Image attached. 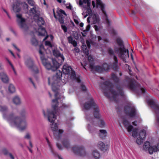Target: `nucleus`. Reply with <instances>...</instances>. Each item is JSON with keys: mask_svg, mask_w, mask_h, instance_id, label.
Instances as JSON below:
<instances>
[{"mask_svg": "<svg viewBox=\"0 0 159 159\" xmlns=\"http://www.w3.org/2000/svg\"><path fill=\"white\" fill-rule=\"evenodd\" d=\"M62 70L65 74L69 75L72 80H75L78 83L80 82L81 80L80 78L79 77H76L75 71L73 70L71 67L67 64H65L63 66Z\"/></svg>", "mask_w": 159, "mask_h": 159, "instance_id": "obj_7", "label": "nucleus"}, {"mask_svg": "<svg viewBox=\"0 0 159 159\" xmlns=\"http://www.w3.org/2000/svg\"><path fill=\"white\" fill-rule=\"evenodd\" d=\"M101 155L98 150L95 149L93 151L92 153V157L90 159H100Z\"/></svg>", "mask_w": 159, "mask_h": 159, "instance_id": "obj_18", "label": "nucleus"}, {"mask_svg": "<svg viewBox=\"0 0 159 159\" xmlns=\"http://www.w3.org/2000/svg\"><path fill=\"white\" fill-rule=\"evenodd\" d=\"M125 113L130 117H133L137 115V111L134 106H127L125 107Z\"/></svg>", "mask_w": 159, "mask_h": 159, "instance_id": "obj_11", "label": "nucleus"}, {"mask_svg": "<svg viewBox=\"0 0 159 159\" xmlns=\"http://www.w3.org/2000/svg\"><path fill=\"white\" fill-rule=\"evenodd\" d=\"M61 27L62 29L65 32H66L67 31V29L66 26L63 25H61Z\"/></svg>", "mask_w": 159, "mask_h": 159, "instance_id": "obj_45", "label": "nucleus"}, {"mask_svg": "<svg viewBox=\"0 0 159 159\" xmlns=\"http://www.w3.org/2000/svg\"><path fill=\"white\" fill-rule=\"evenodd\" d=\"M146 134V133L145 130L143 129L142 130L139 132L138 137L144 140L145 138Z\"/></svg>", "mask_w": 159, "mask_h": 159, "instance_id": "obj_30", "label": "nucleus"}, {"mask_svg": "<svg viewBox=\"0 0 159 159\" xmlns=\"http://www.w3.org/2000/svg\"><path fill=\"white\" fill-rule=\"evenodd\" d=\"M29 143L30 147H31V148H32L33 147V146L30 140L29 141Z\"/></svg>", "mask_w": 159, "mask_h": 159, "instance_id": "obj_61", "label": "nucleus"}, {"mask_svg": "<svg viewBox=\"0 0 159 159\" xmlns=\"http://www.w3.org/2000/svg\"><path fill=\"white\" fill-rule=\"evenodd\" d=\"M16 17L17 18V22L20 27L24 31L27 30L28 27L25 23V20L22 18L21 15L20 14H17Z\"/></svg>", "mask_w": 159, "mask_h": 159, "instance_id": "obj_13", "label": "nucleus"}, {"mask_svg": "<svg viewBox=\"0 0 159 159\" xmlns=\"http://www.w3.org/2000/svg\"><path fill=\"white\" fill-rule=\"evenodd\" d=\"M90 41H89L88 40H87V41H86L87 45V46L88 48H89L90 47Z\"/></svg>", "mask_w": 159, "mask_h": 159, "instance_id": "obj_55", "label": "nucleus"}, {"mask_svg": "<svg viewBox=\"0 0 159 159\" xmlns=\"http://www.w3.org/2000/svg\"><path fill=\"white\" fill-rule=\"evenodd\" d=\"M105 96L110 100L116 101L120 97L124 96V93L120 85L115 88L109 80L100 85Z\"/></svg>", "mask_w": 159, "mask_h": 159, "instance_id": "obj_2", "label": "nucleus"}, {"mask_svg": "<svg viewBox=\"0 0 159 159\" xmlns=\"http://www.w3.org/2000/svg\"><path fill=\"white\" fill-rule=\"evenodd\" d=\"M76 2L77 4H79V5L80 6H82L83 4V2L82 0H80L79 2H78V0H76Z\"/></svg>", "mask_w": 159, "mask_h": 159, "instance_id": "obj_47", "label": "nucleus"}, {"mask_svg": "<svg viewBox=\"0 0 159 159\" xmlns=\"http://www.w3.org/2000/svg\"><path fill=\"white\" fill-rule=\"evenodd\" d=\"M29 4L32 6L35 5V2L33 0H27Z\"/></svg>", "mask_w": 159, "mask_h": 159, "instance_id": "obj_42", "label": "nucleus"}, {"mask_svg": "<svg viewBox=\"0 0 159 159\" xmlns=\"http://www.w3.org/2000/svg\"><path fill=\"white\" fill-rule=\"evenodd\" d=\"M83 50L86 56H87L88 60L90 62H91L93 61V57L91 55H89V50L87 49L86 46V45H83Z\"/></svg>", "mask_w": 159, "mask_h": 159, "instance_id": "obj_21", "label": "nucleus"}, {"mask_svg": "<svg viewBox=\"0 0 159 159\" xmlns=\"http://www.w3.org/2000/svg\"><path fill=\"white\" fill-rule=\"evenodd\" d=\"M111 78L116 82L117 83L119 81V78L114 74H112L111 75Z\"/></svg>", "mask_w": 159, "mask_h": 159, "instance_id": "obj_36", "label": "nucleus"}, {"mask_svg": "<svg viewBox=\"0 0 159 159\" xmlns=\"http://www.w3.org/2000/svg\"><path fill=\"white\" fill-rule=\"evenodd\" d=\"M46 139L49 149L53 155H54V157H57L59 159H63L61 156L57 154V152L54 151L52 148V146L50 142L49 141L48 138H46Z\"/></svg>", "mask_w": 159, "mask_h": 159, "instance_id": "obj_17", "label": "nucleus"}, {"mask_svg": "<svg viewBox=\"0 0 159 159\" xmlns=\"http://www.w3.org/2000/svg\"><path fill=\"white\" fill-rule=\"evenodd\" d=\"M94 28L95 29V30L96 31H98L99 30L98 28V26L96 25H94Z\"/></svg>", "mask_w": 159, "mask_h": 159, "instance_id": "obj_63", "label": "nucleus"}, {"mask_svg": "<svg viewBox=\"0 0 159 159\" xmlns=\"http://www.w3.org/2000/svg\"><path fill=\"white\" fill-rule=\"evenodd\" d=\"M4 117L11 126L16 127L21 131L25 129L27 127L28 124L26 120H22L20 117L15 116L14 114H11L8 117L4 115Z\"/></svg>", "mask_w": 159, "mask_h": 159, "instance_id": "obj_4", "label": "nucleus"}, {"mask_svg": "<svg viewBox=\"0 0 159 159\" xmlns=\"http://www.w3.org/2000/svg\"><path fill=\"white\" fill-rule=\"evenodd\" d=\"M25 64L26 66L30 69H32L34 66L33 61L30 57H28L25 59Z\"/></svg>", "mask_w": 159, "mask_h": 159, "instance_id": "obj_19", "label": "nucleus"}, {"mask_svg": "<svg viewBox=\"0 0 159 159\" xmlns=\"http://www.w3.org/2000/svg\"><path fill=\"white\" fill-rule=\"evenodd\" d=\"M8 109L7 107L5 106H0V111L3 113V117H4V115H5V116L7 117H8L11 114H13V113H11L9 115L7 116L4 113L7 112L8 111ZM4 119L7 120L6 119H5L4 117H3Z\"/></svg>", "mask_w": 159, "mask_h": 159, "instance_id": "obj_26", "label": "nucleus"}, {"mask_svg": "<svg viewBox=\"0 0 159 159\" xmlns=\"http://www.w3.org/2000/svg\"><path fill=\"white\" fill-rule=\"evenodd\" d=\"M98 147L102 151H105L107 149V146L105 145L103 142H99L98 144Z\"/></svg>", "mask_w": 159, "mask_h": 159, "instance_id": "obj_28", "label": "nucleus"}, {"mask_svg": "<svg viewBox=\"0 0 159 159\" xmlns=\"http://www.w3.org/2000/svg\"><path fill=\"white\" fill-rule=\"evenodd\" d=\"M53 55L57 58L60 56L61 54L60 52L57 50H54L53 51Z\"/></svg>", "mask_w": 159, "mask_h": 159, "instance_id": "obj_35", "label": "nucleus"}, {"mask_svg": "<svg viewBox=\"0 0 159 159\" xmlns=\"http://www.w3.org/2000/svg\"><path fill=\"white\" fill-rule=\"evenodd\" d=\"M71 43L73 44L74 47H75L77 45V43L75 40H73V41Z\"/></svg>", "mask_w": 159, "mask_h": 159, "instance_id": "obj_57", "label": "nucleus"}, {"mask_svg": "<svg viewBox=\"0 0 159 159\" xmlns=\"http://www.w3.org/2000/svg\"><path fill=\"white\" fill-rule=\"evenodd\" d=\"M58 15L59 17L58 20L61 24H63L64 23V17L63 15H66V14L64 11L60 10L57 11Z\"/></svg>", "mask_w": 159, "mask_h": 159, "instance_id": "obj_20", "label": "nucleus"}, {"mask_svg": "<svg viewBox=\"0 0 159 159\" xmlns=\"http://www.w3.org/2000/svg\"><path fill=\"white\" fill-rule=\"evenodd\" d=\"M144 140L140 138V137H138L136 140V143L139 145L142 144L143 141Z\"/></svg>", "mask_w": 159, "mask_h": 159, "instance_id": "obj_38", "label": "nucleus"}, {"mask_svg": "<svg viewBox=\"0 0 159 159\" xmlns=\"http://www.w3.org/2000/svg\"><path fill=\"white\" fill-rule=\"evenodd\" d=\"M32 44L34 45H36L37 44V41L35 38H33L31 40Z\"/></svg>", "mask_w": 159, "mask_h": 159, "instance_id": "obj_43", "label": "nucleus"}, {"mask_svg": "<svg viewBox=\"0 0 159 159\" xmlns=\"http://www.w3.org/2000/svg\"><path fill=\"white\" fill-rule=\"evenodd\" d=\"M90 68L93 70H95L97 71L101 72L103 71V68L102 67L100 66H94L93 64L91 63L89 65Z\"/></svg>", "mask_w": 159, "mask_h": 159, "instance_id": "obj_22", "label": "nucleus"}, {"mask_svg": "<svg viewBox=\"0 0 159 159\" xmlns=\"http://www.w3.org/2000/svg\"><path fill=\"white\" fill-rule=\"evenodd\" d=\"M159 151V147L158 146H156L154 145L153 146H151L150 145L149 148L148 150V152L150 154H153V152H157V151Z\"/></svg>", "mask_w": 159, "mask_h": 159, "instance_id": "obj_24", "label": "nucleus"}, {"mask_svg": "<svg viewBox=\"0 0 159 159\" xmlns=\"http://www.w3.org/2000/svg\"><path fill=\"white\" fill-rule=\"evenodd\" d=\"M114 49L115 52L118 54L119 57L126 62V58L129 57L128 51L125 48L123 42L121 38L116 39Z\"/></svg>", "mask_w": 159, "mask_h": 159, "instance_id": "obj_5", "label": "nucleus"}, {"mask_svg": "<svg viewBox=\"0 0 159 159\" xmlns=\"http://www.w3.org/2000/svg\"><path fill=\"white\" fill-rule=\"evenodd\" d=\"M98 6L100 7L101 10L104 14V19L105 20V23L107 25H110V21L108 19L107 16L106 11L104 10V5L102 2L101 0H96Z\"/></svg>", "mask_w": 159, "mask_h": 159, "instance_id": "obj_15", "label": "nucleus"}, {"mask_svg": "<svg viewBox=\"0 0 159 159\" xmlns=\"http://www.w3.org/2000/svg\"><path fill=\"white\" fill-rule=\"evenodd\" d=\"M102 67L103 70L107 71L109 69L110 66L107 63H104L103 64Z\"/></svg>", "mask_w": 159, "mask_h": 159, "instance_id": "obj_34", "label": "nucleus"}, {"mask_svg": "<svg viewBox=\"0 0 159 159\" xmlns=\"http://www.w3.org/2000/svg\"><path fill=\"white\" fill-rule=\"evenodd\" d=\"M20 114L22 116H24L26 115V112L24 110H23L21 111Z\"/></svg>", "mask_w": 159, "mask_h": 159, "instance_id": "obj_44", "label": "nucleus"}, {"mask_svg": "<svg viewBox=\"0 0 159 159\" xmlns=\"http://www.w3.org/2000/svg\"><path fill=\"white\" fill-rule=\"evenodd\" d=\"M62 143L63 146L67 149H68L70 148V144L67 138H65L63 140Z\"/></svg>", "mask_w": 159, "mask_h": 159, "instance_id": "obj_27", "label": "nucleus"}, {"mask_svg": "<svg viewBox=\"0 0 159 159\" xmlns=\"http://www.w3.org/2000/svg\"><path fill=\"white\" fill-rule=\"evenodd\" d=\"M121 120L129 132H130L133 130V127L130 125V123L125 117H121Z\"/></svg>", "mask_w": 159, "mask_h": 159, "instance_id": "obj_16", "label": "nucleus"}, {"mask_svg": "<svg viewBox=\"0 0 159 159\" xmlns=\"http://www.w3.org/2000/svg\"><path fill=\"white\" fill-rule=\"evenodd\" d=\"M84 107L86 110H89L91 108L94 109V116L95 118H91L89 115H86V118L88 121L90 122L93 125L98 126L102 127L105 125L104 121L100 119V115L99 113V109L95 103L94 102L91 96L89 97V101L84 105Z\"/></svg>", "mask_w": 159, "mask_h": 159, "instance_id": "obj_3", "label": "nucleus"}, {"mask_svg": "<svg viewBox=\"0 0 159 159\" xmlns=\"http://www.w3.org/2000/svg\"><path fill=\"white\" fill-rule=\"evenodd\" d=\"M41 57L43 65L48 70H51L52 71H54L58 68L61 65L64 60V57L62 54H61L56 58V59H49L51 60L53 64L52 65L49 60H46L43 59Z\"/></svg>", "mask_w": 159, "mask_h": 159, "instance_id": "obj_6", "label": "nucleus"}, {"mask_svg": "<svg viewBox=\"0 0 159 159\" xmlns=\"http://www.w3.org/2000/svg\"><path fill=\"white\" fill-rule=\"evenodd\" d=\"M34 18L37 19L36 22L39 26L38 30V35L41 36H44L45 34H47V33L45 29L42 26V25H43L45 23L42 17H39L38 16H34Z\"/></svg>", "mask_w": 159, "mask_h": 159, "instance_id": "obj_8", "label": "nucleus"}, {"mask_svg": "<svg viewBox=\"0 0 159 159\" xmlns=\"http://www.w3.org/2000/svg\"><path fill=\"white\" fill-rule=\"evenodd\" d=\"M72 150L74 153L80 156L85 155V152L84 147L82 146H75L73 147Z\"/></svg>", "mask_w": 159, "mask_h": 159, "instance_id": "obj_14", "label": "nucleus"}, {"mask_svg": "<svg viewBox=\"0 0 159 159\" xmlns=\"http://www.w3.org/2000/svg\"><path fill=\"white\" fill-rule=\"evenodd\" d=\"M62 73L60 70H57L56 75L51 78H48V83L51 84L52 91L55 93V99L52 100V107L53 111H52L48 109L46 112L43 111L44 117H47L48 121L52 123L51 128L53 132V134L55 137L57 139L60 138L61 134L63 131L61 129H58L57 125V124L54 123V121L56 118L57 108L65 107L66 106L62 104L59 98L58 97L59 94L58 90L59 87L66 83L67 81L66 79L64 82L61 80L60 78L62 76Z\"/></svg>", "mask_w": 159, "mask_h": 159, "instance_id": "obj_1", "label": "nucleus"}, {"mask_svg": "<svg viewBox=\"0 0 159 159\" xmlns=\"http://www.w3.org/2000/svg\"><path fill=\"white\" fill-rule=\"evenodd\" d=\"M90 25L89 24V25H87L86 26V29L85 30H84V32H88L89 29H90Z\"/></svg>", "mask_w": 159, "mask_h": 159, "instance_id": "obj_51", "label": "nucleus"}, {"mask_svg": "<svg viewBox=\"0 0 159 159\" xmlns=\"http://www.w3.org/2000/svg\"><path fill=\"white\" fill-rule=\"evenodd\" d=\"M87 32H84L83 30V32H81V34L84 37H85L86 36V34H87Z\"/></svg>", "mask_w": 159, "mask_h": 159, "instance_id": "obj_58", "label": "nucleus"}, {"mask_svg": "<svg viewBox=\"0 0 159 159\" xmlns=\"http://www.w3.org/2000/svg\"><path fill=\"white\" fill-rule=\"evenodd\" d=\"M66 7L67 8H68V9H71V8H72V6L70 4H69L68 6H66Z\"/></svg>", "mask_w": 159, "mask_h": 159, "instance_id": "obj_64", "label": "nucleus"}, {"mask_svg": "<svg viewBox=\"0 0 159 159\" xmlns=\"http://www.w3.org/2000/svg\"><path fill=\"white\" fill-rule=\"evenodd\" d=\"M12 7L13 10L15 12H19L20 10V8L19 5L17 4H14Z\"/></svg>", "mask_w": 159, "mask_h": 159, "instance_id": "obj_31", "label": "nucleus"}, {"mask_svg": "<svg viewBox=\"0 0 159 159\" xmlns=\"http://www.w3.org/2000/svg\"><path fill=\"white\" fill-rule=\"evenodd\" d=\"M81 88L82 91H85L86 90V87L83 84L81 85Z\"/></svg>", "mask_w": 159, "mask_h": 159, "instance_id": "obj_48", "label": "nucleus"}, {"mask_svg": "<svg viewBox=\"0 0 159 159\" xmlns=\"http://www.w3.org/2000/svg\"><path fill=\"white\" fill-rule=\"evenodd\" d=\"M29 80H30V82L32 84H33V85L34 86V88H36L35 84H34V82H33V80H32V79H31V78H29Z\"/></svg>", "mask_w": 159, "mask_h": 159, "instance_id": "obj_54", "label": "nucleus"}, {"mask_svg": "<svg viewBox=\"0 0 159 159\" xmlns=\"http://www.w3.org/2000/svg\"><path fill=\"white\" fill-rule=\"evenodd\" d=\"M8 90L11 93H14L15 92V88L13 84H11L9 85L8 87Z\"/></svg>", "mask_w": 159, "mask_h": 159, "instance_id": "obj_32", "label": "nucleus"}, {"mask_svg": "<svg viewBox=\"0 0 159 159\" xmlns=\"http://www.w3.org/2000/svg\"><path fill=\"white\" fill-rule=\"evenodd\" d=\"M0 77L3 82L7 83L9 81V78L6 73L4 71L0 73Z\"/></svg>", "mask_w": 159, "mask_h": 159, "instance_id": "obj_23", "label": "nucleus"}, {"mask_svg": "<svg viewBox=\"0 0 159 159\" xmlns=\"http://www.w3.org/2000/svg\"><path fill=\"white\" fill-rule=\"evenodd\" d=\"M13 46L19 52H20V49L17 48L15 44H13Z\"/></svg>", "mask_w": 159, "mask_h": 159, "instance_id": "obj_59", "label": "nucleus"}, {"mask_svg": "<svg viewBox=\"0 0 159 159\" xmlns=\"http://www.w3.org/2000/svg\"><path fill=\"white\" fill-rule=\"evenodd\" d=\"M57 147L58 148L59 150H61L62 149V148H63L62 147L61 145L57 143Z\"/></svg>", "mask_w": 159, "mask_h": 159, "instance_id": "obj_52", "label": "nucleus"}, {"mask_svg": "<svg viewBox=\"0 0 159 159\" xmlns=\"http://www.w3.org/2000/svg\"><path fill=\"white\" fill-rule=\"evenodd\" d=\"M39 53L40 54V59H41V61L42 63L43 64V62H42V59L41 58V57H43V59H45L46 60H49V59H46V58H45V57H44V55L43 54V53L41 51V49H39Z\"/></svg>", "mask_w": 159, "mask_h": 159, "instance_id": "obj_37", "label": "nucleus"}, {"mask_svg": "<svg viewBox=\"0 0 159 159\" xmlns=\"http://www.w3.org/2000/svg\"><path fill=\"white\" fill-rule=\"evenodd\" d=\"M99 135L100 138L102 139L105 138L107 136V132L106 130L100 129Z\"/></svg>", "mask_w": 159, "mask_h": 159, "instance_id": "obj_29", "label": "nucleus"}, {"mask_svg": "<svg viewBox=\"0 0 159 159\" xmlns=\"http://www.w3.org/2000/svg\"><path fill=\"white\" fill-rule=\"evenodd\" d=\"M90 1V0H83V2L85 3H87L88 7L87 11L89 15L92 18L93 24H95L99 21V16L97 14L94 13L93 14H92V10L89 7L91 3Z\"/></svg>", "mask_w": 159, "mask_h": 159, "instance_id": "obj_10", "label": "nucleus"}, {"mask_svg": "<svg viewBox=\"0 0 159 159\" xmlns=\"http://www.w3.org/2000/svg\"><path fill=\"white\" fill-rule=\"evenodd\" d=\"M137 129H134L132 132V135L133 137H136L137 136Z\"/></svg>", "mask_w": 159, "mask_h": 159, "instance_id": "obj_40", "label": "nucleus"}, {"mask_svg": "<svg viewBox=\"0 0 159 159\" xmlns=\"http://www.w3.org/2000/svg\"><path fill=\"white\" fill-rule=\"evenodd\" d=\"M33 6V7L31 8L30 10V12H32L33 14H35L36 13V9L37 6L34 5Z\"/></svg>", "mask_w": 159, "mask_h": 159, "instance_id": "obj_39", "label": "nucleus"}, {"mask_svg": "<svg viewBox=\"0 0 159 159\" xmlns=\"http://www.w3.org/2000/svg\"><path fill=\"white\" fill-rule=\"evenodd\" d=\"M127 86L132 90L136 91L138 89H139L143 93H145V89L143 88H140L139 84L134 79H130L128 83Z\"/></svg>", "mask_w": 159, "mask_h": 159, "instance_id": "obj_9", "label": "nucleus"}, {"mask_svg": "<svg viewBox=\"0 0 159 159\" xmlns=\"http://www.w3.org/2000/svg\"><path fill=\"white\" fill-rule=\"evenodd\" d=\"M91 18V17L90 16L89 17L87 18V22H88V23H90V21L89 19H90V18Z\"/></svg>", "mask_w": 159, "mask_h": 159, "instance_id": "obj_62", "label": "nucleus"}, {"mask_svg": "<svg viewBox=\"0 0 159 159\" xmlns=\"http://www.w3.org/2000/svg\"><path fill=\"white\" fill-rule=\"evenodd\" d=\"M9 156H10V158L11 159H14V156L12 155L11 153H9Z\"/></svg>", "mask_w": 159, "mask_h": 159, "instance_id": "obj_60", "label": "nucleus"}, {"mask_svg": "<svg viewBox=\"0 0 159 159\" xmlns=\"http://www.w3.org/2000/svg\"><path fill=\"white\" fill-rule=\"evenodd\" d=\"M25 138L27 139H30V135L29 133H27L25 136Z\"/></svg>", "mask_w": 159, "mask_h": 159, "instance_id": "obj_49", "label": "nucleus"}, {"mask_svg": "<svg viewBox=\"0 0 159 159\" xmlns=\"http://www.w3.org/2000/svg\"><path fill=\"white\" fill-rule=\"evenodd\" d=\"M88 129L89 132L92 133L95 131V130L93 127H91L90 125L89 124L88 125Z\"/></svg>", "mask_w": 159, "mask_h": 159, "instance_id": "obj_41", "label": "nucleus"}, {"mask_svg": "<svg viewBox=\"0 0 159 159\" xmlns=\"http://www.w3.org/2000/svg\"><path fill=\"white\" fill-rule=\"evenodd\" d=\"M68 40L70 43H71L73 41V38L71 36H70L68 38Z\"/></svg>", "mask_w": 159, "mask_h": 159, "instance_id": "obj_50", "label": "nucleus"}, {"mask_svg": "<svg viewBox=\"0 0 159 159\" xmlns=\"http://www.w3.org/2000/svg\"><path fill=\"white\" fill-rule=\"evenodd\" d=\"M45 45L46 46H48L49 47H52V45L51 43L48 41H46L45 42Z\"/></svg>", "mask_w": 159, "mask_h": 159, "instance_id": "obj_46", "label": "nucleus"}, {"mask_svg": "<svg viewBox=\"0 0 159 159\" xmlns=\"http://www.w3.org/2000/svg\"><path fill=\"white\" fill-rule=\"evenodd\" d=\"M3 152L5 155H7L8 153V151L6 149H3Z\"/></svg>", "mask_w": 159, "mask_h": 159, "instance_id": "obj_56", "label": "nucleus"}, {"mask_svg": "<svg viewBox=\"0 0 159 159\" xmlns=\"http://www.w3.org/2000/svg\"><path fill=\"white\" fill-rule=\"evenodd\" d=\"M29 80H30V82L32 84H33V85L34 86V88H36L35 84H34V82H33V80H32V79H31V78H29Z\"/></svg>", "mask_w": 159, "mask_h": 159, "instance_id": "obj_53", "label": "nucleus"}, {"mask_svg": "<svg viewBox=\"0 0 159 159\" xmlns=\"http://www.w3.org/2000/svg\"><path fill=\"white\" fill-rule=\"evenodd\" d=\"M12 101L13 103L16 105H20L21 103V99L18 96H16L13 97Z\"/></svg>", "mask_w": 159, "mask_h": 159, "instance_id": "obj_25", "label": "nucleus"}, {"mask_svg": "<svg viewBox=\"0 0 159 159\" xmlns=\"http://www.w3.org/2000/svg\"><path fill=\"white\" fill-rule=\"evenodd\" d=\"M107 52L110 56H113L114 61L111 66L115 70H116L118 68V59L117 57L114 55V52L111 48H108Z\"/></svg>", "mask_w": 159, "mask_h": 159, "instance_id": "obj_12", "label": "nucleus"}, {"mask_svg": "<svg viewBox=\"0 0 159 159\" xmlns=\"http://www.w3.org/2000/svg\"><path fill=\"white\" fill-rule=\"evenodd\" d=\"M150 145V143L148 142H146L143 144V150L145 151H148Z\"/></svg>", "mask_w": 159, "mask_h": 159, "instance_id": "obj_33", "label": "nucleus"}]
</instances>
